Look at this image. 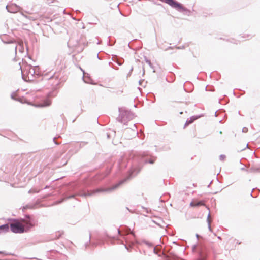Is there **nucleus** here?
Segmentation results:
<instances>
[{
  "label": "nucleus",
  "instance_id": "obj_4",
  "mask_svg": "<svg viewBox=\"0 0 260 260\" xmlns=\"http://www.w3.org/2000/svg\"><path fill=\"white\" fill-rule=\"evenodd\" d=\"M119 115L117 118V120L125 124L127 121L133 119L134 118V114L131 111L126 110H123L121 108H119Z\"/></svg>",
  "mask_w": 260,
  "mask_h": 260
},
{
  "label": "nucleus",
  "instance_id": "obj_20",
  "mask_svg": "<svg viewBox=\"0 0 260 260\" xmlns=\"http://www.w3.org/2000/svg\"><path fill=\"white\" fill-rule=\"evenodd\" d=\"M225 158V155H223V154H221L220 156H219V159L221 161H223L224 160Z\"/></svg>",
  "mask_w": 260,
  "mask_h": 260
},
{
  "label": "nucleus",
  "instance_id": "obj_8",
  "mask_svg": "<svg viewBox=\"0 0 260 260\" xmlns=\"http://www.w3.org/2000/svg\"><path fill=\"white\" fill-rule=\"evenodd\" d=\"M204 205V203L200 201H192L190 204V206L191 207H199L200 206Z\"/></svg>",
  "mask_w": 260,
  "mask_h": 260
},
{
  "label": "nucleus",
  "instance_id": "obj_36",
  "mask_svg": "<svg viewBox=\"0 0 260 260\" xmlns=\"http://www.w3.org/2000/svg\"><path fill=\"white\" fill-rule=\"evenodd\" d=\"M26 207H27V208H32V207H29V205H27V206H26Z\"/></svg>",
  "mask_w": 260,
  "mask_h": 260
},
{
  "label": "nucleus",
  "instance_id": "obj_23",
  "mask_svg": "<svg viewBox=\"0 0 260 260\" xmlns=\"http://www.w3.org/2000/svg\"><path fill=\"white\" fill-rule=\"evenodd\" d=\"M39 192V190H37L36 189H32L33 193H38Z\"/></svg>",
  "mask_w": 260,
  "mask_h": 260
},
{
  "label": "nucleus",
  "instance_id": "obj_18",
  "mask_svg": "<svg viewBox=\"0 0 260 260\" xmlns=\"http://www.w3.org/2000/svg\"><path fill=\"white\" fill-rule=\"evenodd\" d=\"M51 104V102L49 100L45 101L43 105H41L40 107L48 106Z\"/></svg>",
  "mask_w": 260,
  "mask_h": 260
},
{
  "label": "nucleus",
  "instance_id": "obj_29",
  "mask_svg": "<svg viewBox=\"0 0 260 260\" xmlns=\"http://www.w3.org/2000/svg\"><path fill=\"white\" fill-rule=\"evenodd\" d=\"M126 209L129 211V212L133 213V211H132L128 207H126Z\"/></svg>",
  "mask_w": 260,
  "mask_h": 260
},
{
  "label": "nucleus",
  "instance_id": "obj_26",
  "mask_svg": "<svg viewBox=\"0 0 260 260\" xmlns=\"http://www.w3.org/2000/svg\"><path fill=\"white\" fill-rule=\"evenodd\" d=\"M133 67H131V68L130 69V72H129V73L128 74V75H130L132 73V72L133 71Z\"/></svg>",
  "mask_w": 260,
  "mask_h": 260
},
{
  "label": "nucleus",
  "instance_id": "obj_12",
  "mask_svg": "<svg viewBox=\"0 0 260 260\" xmlns=\"http://www.w3.org/2000/svg\"><path fill=\"white\" fill-rule=\"evenodd\" d=\"M64 57L62 54H58L57 59L56 60V63H61V62L64 60Z\"/></svg>",
  "mask_w": 260,
  "mask_h": 260
},
{
  "label": "nucleus",
  "instance_id": "obj_13",
  "mask_svg": "<svg viewBox=\"0 0 260 260\" xmlns=\"http://www.w3.org/2000/svg\"><path fill=\"white\" fill-rule=\"evenodd\" d=\"M156 159V158L155 157H153V158H151L150 159H145L144 161L145 163H149V164H153L155 160Z\"/></svg>",
  "mask_w": 260,
  "mask_h": 260
},
{
  "label": "nucleus",
  "instance_id": "obj_28",
  "mask_svg": "<svg viewBox=\"0 0 260 260\" xmlns=\"http://www.w3.org/2000/svg\"><path fill=\"white\" fill-rule=\"evenodd\" d=\"M17 46H16L15 47V53H16V52H17Z\"/></svg>",
  "mask_w": 260,
  "mask_h": 260
},
{
  "label": "nucleus",
  "instance_id": "obj_31",
  "mask_svg": "<svg viewBox=\"0 0 260 260\" xmlns=\"http://www.w3.org/2000/svg\"><path fill=\"white\" fill-rule=\"evenodd\" d=\"M32 192V189H30L29 191H28V193H31Z\"/></svg>",
  "mask_w": 260,
  "mask_h": 260
},
{
  "label": "nucleus",
  "instance_id": "obj_27",
  "mask_svg": "<svg viewBox=\"0 0 260 260\" xmlns=\"http://www.w3.org/2000/svg\"><path fill=\"white\" fill-rule=\"evenodd\" d=\"M55 138H53V141L54 142V143H55L56 144L58 145L59 144H58V143H57V142L55 141Z\"/></svg>",
  "mask_w": 260,
  "mask_h": 260
},
{
  "label": "nucleus",
  "instance_id": "obj_41",
  "mask_svg": "<svg viewBox=\"0 0 260 260\" xmlns=\"http://www.w3.org/2000/svg\"><path fill=\"white\" fill-rule=\"evenodd\" d=\"M146 210V212L148 213L149 212H148V210L147 209H145Z\"/></svg>",
  "mask_w": 260,
  "mask_h": 260
},
{
  "label": "nucleus",
  "instance_id": "obj_15",
  "mask_svg": "<svg viewBox=\"0 0 260 260\" xmlns=\"http://www.w3.org/2000/svg\"><path fill=\"white\" fill-rule=\"evenodd\" d=\"M112 60L116 62L118 65L119 66H121L123 64L124 61L122 59V60H119V59H114V57H112Z\"/></svg>",
  "mask_w": 260,
  "mask_h": 260
},
{
  "label": "nucleus",
  "instance_id": "obj_16",
  "mask_svg": "<svg viewBox=\"0 0 260 260\" xmlns=\"http://www.w3.org/2000/svg\"><path fill=\"white\" fill-rule=\"evenodd\" d=\"M210 213L208 214V217H207V222H208V229L209 230L211 231H212V229H211V221L209 219L210 218Z\"/></svg>",
  "mask_w": 260,
  "mask_h": 260
},
{
  "label": "nucleus",
  "instance_id": "obj_17",
  "mask_svg": "<svg viewBox=\"0 0 260 260\" xmlns=\"http://www.w3.org/2000/svg\"><path fill=\"white\" fill-rule=\"evenodd\" d=\"M18 50H19V51L20 52H21V53L23 52V51H24V47H23V44H20L19 45Z\"/></svg>",
  "mask_w": 260,
  "mask_h": 260
},
{
  "label": "nucleus",
  "instance_id": "obj_10",
  "mask_svg": "<svg viewBox=\"0 0 260 260\" xmlns=\"http://www.w3.org/2000/svg\"><path fill=\"white\" fill-rule=\"evenodd\" d=\"M50 79H55L56 80V83H55V85H58L60 82L58 80V79H59V75L57 74H54L50 78Z\"/></svg>",
  "mask_w": 260,
  "mask_h": 260
},
{
  "label": "nucleus",
  "instance_id": "obj_19",
  "mask_svg": "<svg viewBox=\"0 0 260 260\" xmlns=\"http://www.w3.org/2000/svg\"><path fill=\"white\" fill-rule=\"evenodd\" d=\"M143 243H145L146 245H147L149 247H151L153 246L152 244L151 243L147 241L144 240L143 241Z\"/></svg>",
  "mask_w": 260,
  "mask_h": 260
},
{
  "label": "nucleus",
  "instance_id": "obj_42",
  "mask_svg": "<svg viewBox=\"0 0 260 260\" xmlns=\"http://www.w3.org/2000/svg\"><path fill=\"white\" fill-rule=\"evenodd\" d=\"M47 187H48V186H46L45 187L44 189L47 188Z\"/></svg>",
  "mask_w": 260,
  "mask_h": 260
},
{
  "label": "nucleus",
  "instance_id": "obj_33",
  "mask_svg": "<svg viewBox=\"0 0 260 260\" xmlns=\"http://www.w3.org/2000/svg\"><path fill=\"white\" fill-rule=\"evenodd\" d=\"M254 190V188H253L252 190V191H251V192L250 193V195H251V197H253L252 192Z\"/></svg>",
  "mask_w": 260,
  "mask_h": 260
},
{
  "label": "nucleus",
  "instance_id": "obj_7",
  "mask_svg": "<svg viewBox=\"0 0 260 260\" xmlns=\"http://www.w3.org/2000/svg\"><path fill=\"white\" fill-rule=\"evenodd\" d=\"M10 226L8 223L0 225V234L6 233L9 231Z\"/></svg>",
  "mask_w": 260,
  "mask_h": 260
},
{
  "label": "nucleus",
  "instance_id": "obj_45",
  "mask_svg": "<svg viewBox=\"0 0 260 260\" xmlns=\"http://www.w3.org/2000/svg\"><path fill=\"white\" fill-rule=\"evenodd\" d=\"M144 72H145V70H144V69L143 68V74H144Z\"/></svg>",
  "mask_w": 260,
  "mask_h": 260
},
{
  "label": "nucleus",
  "instance_id": "obj_30",
  "mask_svg": "<svg viewBox=\"0 0 260 260\" xmlns=\"http://www.w3.org/2000/svg\"><path fill=\"white\" fill-rule=\"evenodd\" d=\"M88 246V243H86L85 244V248H87Z\"/></svg>",
  "mask_w": 260,
  "mask_h": 260
},
{
  "label": "nucleus",
  "instance_id": "obj_24",
  "mask_svg": "<svg viewBox=\"0 0 260 260\" xmlns=\"http://www.w3.org/2000/svg\"><path fill=\"white\" fill-rule=\"evenodd\" d=\"M5 43H6V44H10V43H13V42L12 41H9V42H4V41H3Z\"/></svg>",
  "mask_w": 260,
  "mask_h": 260
},
{
  "label": "nucleus",
  "instance_id": "obj_22",
  "mask_svg": "<svg viewBox=\"0 0 260 260\" xmlns=\"http://www.w3.org/2000/svg\"><path fill=\"white\" fill-rule=\"evenodd\" d=\"M248 131V128L247 127H243L242 128V132L246 133Z\"/></svg>",
  "mask_w": 260,
  "mask_h": 260
},
{
  "label": "nucleus",
  "instance_id": "obj_34",
  "mask_svg": "<svg viewBox=\"0 0 260 260\" xmlns=\"http://www.w3.org/2000/svg\"><path fill=\"white\" fill-rule=\"evenodd\" d=\"M117 233L119 234L120 233V231L119 229H117Z\"/></svg>",
  "mask_w": 260,
  "mask_h": 260
},
{
  "label": "nucleus",
  "instance_id": "obj_44",
  "mask_svg": "<svg viewBox=\"0 0 260 260\" xmlns=\"http://www.w3.org/2000/svg\"><path fill=\"white\" fill-rule=\"evenodd\" d=\"M219 133H220V134H222V131H220L219 132Z\"/></svg>",
  "mask_w": 260,
  "mask_h": 260
},
{
  "label": "nucleus",
  "instance_id": "obj_9",
  "mask_svg": "<svg viewBox=\"0 0 260 260\" xmlns=\"http://www.w3.org/2000/svg\"><path fill=\"white\" fill-rule=\"evenodd\" d=\"M200 116H192L189 119H187V120H186V122L185 124V126H186V125H188L189 124H191L192 123V122H193V121L197 119L198 118H199Z\"/></svg>",
  "mask_w": 260,
  "mask_h": 260
},
{
  "label": "nucleus",
  "instance_id": "obj_37",
  "mask_svg": "<svg viewBox=\"0 0 260 260\" xmlns=\"http://www.w3.org/2000/svg\"><path fill=\"white\" fill-rule=\"evenodd\" d=\"M90 238H91V236L90 235H89V242L90 241Z\"/></svg>",
  "mask_w": 260,
  "mask_h": 260
},
{
  "label": "nucleus",
  "instance_id": "obj_32",
  "mask_svg": "<svg viewBox=\"0 0 260 260\" xmlns=\"http://www.w3.org/2000/svg\"><path fill=\"white\" fill-rule=\"evenodd\" d=\"M184 48V46H180L178 47V49H182Z\"/></svg>",
  "mask_w": 260,
  "mask_h": 260
},
{
  "label": "nucleus",
  "instance_id": "obj_2",
  "mask_svg": "<svg viewBox=\"0 0 260 260\" xmlns=\"http://www.w3.org/2000/svg\"><path fill=\"white\" fill-rule=\"evenodd\" d=\"M13 222L10 225L11 231L14 233H23L27 232L34 226L33 219L30 216L27 215L20 222L17 219H13Z\"/></svg>",
  "mask_w": 260,
  "mask_h": 260
},
{
  "label": "nucleus",
  "instance_id": "obj_35",
  "mask_svg": "<svg viewBox=\"0 0 260 260\" xmlns=\"http://www.w3.org/2000/svg\"><path fill=\"white\" fill-rule=\"evenodd\" d=\"M131 234H132V235H133L134 236H135V234H134V233L133 232H131Z\"/></svg>",
  "mask_w": 260,
  "mask_h": 260
},
{
  "label": "nucleus",
  "instance_id": "obj_25",
  "mask_svg": "<svg viewBox=\"0 0 260 260\" xmlns=\"http://www.w3.org/2000/svg\"><path fill=\"white\" fill-rule=\"evenodd\" d=\"M11 98L13 99V100H16V99L14 98V93L11 94Z\"/></svg>",
  "mask_w": 260,
  "mask_h": 260
},
{
  "label": "nucleus",
  "instance_id": "obj_1",
  "mask_svg": "<svg viewBox=\"0 0 260 260\" xmlns=\"http://www.w3.org/2000/svg\"><path fill=\"white\" fill-rule=\"evenodd\" d=\"M141 169L139 167H133L131 170L129 171V174L128 176L121 181H119L117 183L112 186L111 187L107 188H99L95 190H93L92 191H87V192L84 191H81L79 192L76 194H72L71 195L64 194L63 197L60 200L56 201L57 204H60L62 203L64 201L73 198L76 196H80L81 197H86L88 196H92L95 193L103 192H110L114 189L117 188L119 186H120L121 184L126 182L127 180L134 177L136 175H137L140 171Z\"/></svg>",
  "mask_w": 260,
  "mask_h": 260
},
{
  "label": "nucleus",
  "instance_id": "obj_43",
  "mask_svg": "<svg viewBox=\"0 0 260 260\" xmlns=\"http://www.w3.org/2000/svg\"><path fill=\"white\" fill-rule=\"evenodd\" d=\"M218 239H221V237H220V236H218Z\"/></svg>",
  "mask_w": 260,
  "mask_h": 260
},
{
  "label": "nucleus",
  "instance_id": "obj_40",
  "mask_svg": "<svg viewBox=\"0 0 260 260\" xmlns=\"http://www.w3.org/2000/svg\"><path fill=\"white\" fill-rule=\"evenodd\" d=\"M108 173H109V172H108L107 174H106V175H104V176L103 177V178H104V177H105L106 175H108Z\"/></svg>",
  "mask_w": 260,
  "mask_h": 260
},
{
  "label": "nucleus",
  "instance_id": "obj_3",
  "mask_svg": "<svg viewBox=\"0 0 260 260\" xmlns=\"http://www.w3.org/2000/svg\"><path fill=\"white\" fill-rule=\"evenodd\" d=\"M20 69L21 70L22 77L24 80H26L27 78L28 80L32 81L41 76L38 66L33 67L29 64H26L24 69H22L21 67Z\"/></svg>",
  "mask_w": 260,
  "mask_h": 260
},
{
  "label": "nucleus",
  "instance_id": "obj_11",
  "mask_svg": "<svg viewBox=\"0 0 260 260\" xmlns=\"http://www.w3.org/2000/svg\"><path fill=\"white\" fill-rule=\"evenodd\" d=\"M249 173L260 172V169L256 166H252L248 170Z\"/></svg>",
  "mask_w": 260,
  "mask_h": 260
},
{
  "label": "nucleus",
  "instance_id": "obj_6",
  "mask_svg": "<svg viewBox=\"0 0 260 260\" xmlns=\"http://www.w3.org/2000/svg\"><path fill=\"white\" fill-rule=\"evenodd\" d=\"M6 8L8 12L12 13H16L20 10V7L15 4L7 5Z\"/></svg>",
  "mask_w": 260,
  "mask_h": 260
},
{
  "label": "nucleus",
  "instance_id": "obj_47",
  "mask_svg": "<svg viewBox=\"0 0 260 260\" xmlns=\"http://www.w3.org/2000/svg\"><path fill=\"white\" fill-rule=\"evenodd\" d=\"M141 81H139V84H141Z\"/></svg>",
  "mask_w": 260,
  "mask_h": 260
},
{
  "label": "nucleus",
  "instance_id": "obj_14",
  "mask_svg": "<svg viewBox=\"0 0 260 260\" xmlns=\"http://www.w3.org/2000/svg\"><path fill=\"white\" fill-rule=\"evenodd\" d=\"M144 59H145V61H146V62L149 66V67L152 69H154V66H153V64H152L150 60L148 59L147 58V57L145 56L144 57Z\"/></svg>",
  "mask_w": 260,
  "mask_h": 260
},
{
  "label": "nucleus",
  "instance_id": "obj_39",
  "mask_svg": "<svg viewBox=\"0 0 260 260\" xmlns=\"http://www.w3.org/2000/svg\"><path fill=\"white\" fill-rule=\"evenodd\" d=\"M215 116H217V111L215 113Z\"/></svg>",
  "mask_w": 260,
  "mask_h": 260
},
{
  "label": "nucleus",
  "instance_id": "obj_21",
  "mask_svg": "<svg viewBox=\"0 0 260 260\" xmlns=\"http://www.w3.org/2000/svg\"><path fill=\"white\" fill-rule=\"evenodd\" d=\"M0 253L1 254H4L5 255H12L11 253L6 252L5 251H0Z\"/></svg>",
  "mask_w": 260,
  "mask_h": 260
},
{
  "label": "nucleus",
  "instance_id": "obj_38",
  "mask_svg": "<svg viewBox=\"0 0 260 260\" xmlns=\"http://www.w3.org/2000/svg\"><path fill=\"white\" fill-rule=\"evenodd\" d=\"M196 237L197 238H198V237H199V235L198 234H196Z\"/></svg>",
  "mask_w": 260,
  "mask_h": 260
},
{
  "label": "nucleus",
  "instance_id": "obj_5",
  "mask_svg": "<svg viewBox=\"0 0 260 260\" xmlns=\"http://www.w3.org/2000/svg\"><path fill=\"white\" fill-rule=\"evenodd\" d=\"M166 4L170 5L171 7L175 8L180 12H183L184 14L189 15L190 10L184 7L181 4L176 2L175 0H163Z\"/></svg>",
  "mask_w": 260,
  "mask_h": 260
},
{
  "label": "nucleus",
  "instance_id": "obj_46",
  "mask_svg": "<svg viewBox=\"0 0 260 260\" xmlns=\"http://www.w3.org/2000/svg\"><path fill=\"white\" fill-rule=\"evenodd\" d=\"M242 170H244L245 169L244 168H241Z\"/></svg>",
  "mask_w": 260,
  "mask_h": 260
}]
</instances>
